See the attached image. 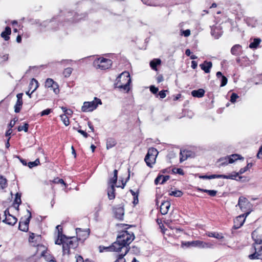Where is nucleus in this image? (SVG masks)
Segmentation results:
<instances>
[{
	"label": "nucleus",
	"mask_w": 262,
	"mask_h": 262,
	"mask_svg": "<svg viewBox=\"0 0 262 262\" xmlns=\"http://www.w3.org/2000/svg\"><path fill=\"white\" fill-rule=\"evenodd\" d=\"M41 256L44 257L45 259L47 261H52L54 262L55 261V258L49 253H48L47 251H43L41 253Z\"/></svg>",
	"instance_id": "21"
},
{
	"label": "nucleus",
	"mask_w": 262,
	"mask_h": 262,
	"mask_svg": "<svg viewBox=\"0 0 262 262\" xmlns=\"http://www.w3.org/2000/svg\"><path fill=\"white\" fill-rule=\"evenodd\" d=\"M162 179V175H159L156 178V179L155 180V184L156 185H157L159 183V182Z\"/></svg>",
	"instance_id": "58"
},
{
	"label": "nucleus",
	"mask_w": 262,
	"mask_h": 262,
	"mask_svg": "<svg viewBox=\"0 0 262 262\" xmlns=\"http://www.w3.org/2000/svg\"><path fill=\"white\" fill-rule=\"evenodd\" d=\"M23 93H19L17 94L16 97H17V101L16 102V104L14 106V112L16 113H18L20 112L21 106L23 105Z\"/></svg>",
	"instance_id": "13"
},
{
	"label": "nucleus",
	"mask_w": 262,
	"mask_h": 262,
	"mask_svg": "<svg viewBox=\"0 0 262 262\" xmlns=\"http://www.w3.org/2000/svg\"><path fill=\"white\" fill-rule=\"evenodd\" d=\"M115 186H113V185H111V186L109 187L107 189V195L108 198L110 200H113L115 199Z\"/></svg>",
	"instance_id": "20"
},
{
	"label": "nucleus",
	"mask_w": 262,
	"mask_h": 262,
	"mask_svg": "<svg viewBox=\"0 0 262 262\" xmlns=\"http://www.w3.org/2000/svg\"><path fill=\"white\" fill-rule=\"evenodd\" d=\"M29 124L28 123H25L24 125L19 126L17 128V130L18 132H21L22 130L25 131V132H27L28 130Z\"/></svg>",
	"instance_id": "41"
},
{
	"label": "nucleus",
	"mask_w": 262,
	"mask_h": 262,
	"mask_svg": "<svg viewBox=\"0 0 262 262\" xmlns=\"http://www.w3.org/2000/svg\"><path fill=\"white\" fill-rule=\"evenodd\" d=\"M77 237L70 236L67 237L64 234H60L59 232L58 238L55 241V244L62 245L63 254L69 255L70 253V249H75L78 246V241L80 240V236H82L84 239H85L88 236L87 232L85 231H82L80 228L76 229Z\"/></svg>",
	"instance_id": "1"
},
{
	"label": "nucleus",
	"mask_w": 262,
	"mask_h": 262,
	"mask_svg": "<svg viewBox=\"0 0 262 262\" xmlns=\"http://www.w3.org/2000/svg\"><path fill=\"white\" fill-rule=\"evenodd\" d=\"M221 86H225L227 83V78L225 76H222V78H221Z\"/></svg>",
	"instance_id": "51"
},
{
	"label": "nucleus",
	"mask_w": 262,
	"mask_h": 262,
	"mask_svg": "<svg viewBox=\"0 0 262 262\" xmlns=\"http://www.w3.org/2000/svg\"><path fill=\"white\" fill-rule=\"evenodd\" d=\"M50 182L55 184H61L64 185L66 187L67 186L66 183L64 182L63 180L62 179H60L59 178H56L53 180L50 181Z\"/></svg>",
	"instance_id": "34"
},
{
	"label": "nucleus",
	"mask_w": 262,
	"mask_h": 262,
	"mask_svg": "<svg viewBox=\"0 0 262 262\" xmlns=\"http://www.w3.org/2000/svg\"><path fill=\"white\" fill-rule=\"evenodd\" d=\"M229 162L230 163H233L237 159H243V157H240V155L237 154H233L230 156H228Z\"/></svg>",
	"instance_id": "29"
},
{
	"label": "nucleus",
	"mask_w": 262,
	"mask_h": 262,
	"mask_svg": "<svg viewBox=\"0 0 262 262\" xmlns=\"http://www.w3.org/2000/svg\"><path fill=\"white\" fill-rule=\"evenodd\" d=\"M238 98V96L236 93H232L230 97V101L232 103H234L236 101L237 98Z\"/></svg>",
	"instance_id": "46"
},
{
	"label": "nucleus",
	"mask_w": 262,
	"mask_h": 262,
	"mask_svg": "<svg viewBox=\"0 0 262 262\" xmlns=\"http://www.w3.org/2000/svg\"><path fill=\"white\" fill-rule=\"evenodd\" d=\"M181 247L182 248L198 247L200 248H207L210 247V244L201 241H192L188 242H182Z\"/></svg>",
	"instance_id": "6"
},
{
	"label": "nucleus",
	"mask_w": 262,
	"mask_h": 262,
	"mask_svg": "<svg viewBox=\"0 0 262 262\" xmlns=\"http://www.w3.org/2000/svg\"><path fill=\"white\" fill-rule=\"evenodd\" d=\"M126 254L122 253L118 255L117 259L114 262H126L125 259L123 258L124 256Z\"/></svg>",
	"instance_id": "42"
},
{
	"label": "nucleus",
	"mask_w": 262,
	"mask_h": 262,
	"mask_svg": "<svg viewBox=\"0 0 262 262\" xmlns=\"http://www.w3.org/2000/svg\"><path fill=\"white\" fill-rule=\"evenodd\" d=\"M231 53L234 56H239L243 53L242 47L240 45H234L231 49Z\"/></svg>",
	"instance_id": "15"
},
{
	"label": "nucleus",
	"mask_w": 262,
	"mask_h": 262,
	"mask_svg": "<svg viewBox=\"0 0 262 262\" xmlns=\"http://www.w3.org/2000/svg\"><path fill=\"white\" fill-rule=\"evenodd\" d=\"M17 219L13 215H8L3 221V222L10 225H14L17 222Z\"/></svg>",
	"instance_id": "18"
},
{
	"label": "nucleus",
	"mask_w": 262,
	"mask_h": 262,
	"mask_svg": "<svg viewBox=\"0 0 262 262\" xmlns=\"http://www.w3.org/2000/svg\"><path fill=\"white\" fill-rule=\"evenodd\" d=\"M257 157L258 159H262V147H260L259 151L257 154Z\"/></svg>",
	"instance_id": "59"
},
{
	"label": "nucleus",
	"mask_w": 262,
	"mask_h": 262,
	"mask_svg": "<svg viewBox=\"0 0 262 262\" xmlns=\"http://www.w3.org/2000/svg\"><path fill=\"white\" fill-rule=\"evenodd\" d=\"M20 162L25 166H26L28 165V163L27 161L25 159H23L22 158H19V157H18Z\"/></svg>",
	"instance_id": "61"
},
{
	"label": "nucleus",
	"mask_w": 262,
	"mask_h": 262,
	"mask_svg": "<svg viewBox=\"0 0 262 262\" xmlns=\"http://www.w3.org/2000/svg\"><path fill=\"white\" fill-rule=\"evenodd\" d=\"M27 212L29 214V216L24 221H23V219H21L19 223V229L24 232L28 231L29 229V224L32 217L31 211L29 210H27Z\"/></svg>",
	"instance_id": "10"
},
{
	"label": "nucleus",
	"mask_w": 262,
	"mask_h": 262,
	"mask_svg": "<svg viewBox=\"0 0 262 262\" xmlns=\"http://www.w3.org/2000/svg\"><path fill=\"white\" fill-rule=\"evenodd\" d=\"M237 205L239 207L241 210L245 212L243 214L247 217L251 212V204L250 202L245 197L241 196L238 199Z\"/></svg>",
	"instance_id": "8"
},
{
	"label": "nucleus",
	"mask_w": 262,
	"mask_h": 262,
	"mask_svg": "<svg viewBox=\"0 0 262 262\" xmlns=\"http://www.w3.org/2000/svg\"><path fill=\"white\" fill-rule=\"evenodd\" d=\"M170 207V203L169 201H164L162 202L160 206V212L161 214L163 215L167 214Z\"/></svg>",
	"instance_id": "16"
},
{
	"label": "nucleus",
	"mask_w": 262,
	"mask_h": 262,
	"mask_svg": "<svg viewBox=\"0 0 262 262\" xmlns=\"http://www.w3.org/2000/svg\"><path fill=\"white\" fill-rule=\"evenodd\" d=\"M40 164V161L39 159H36L33 162H29L28 163V166L29 168H32L34 167L37 166Z\"/></svg>",
	"instance_id": "33"
},
{
	"label": "nucleus",
	"mask_w": 262,
	"mask_h": 262,
	"mask_svg": "<svg viewBox=\"0 0 262 262\" xmlns=\"http://www.w3.org/2000/svg\"><path fill=\"white\" fill-rule=\"evenodd\" d=\"M131 78L129 73L124 71L121 73L116 78L114 83L115 88H117L120 91L128 93L130 90Z\"/></svg>",
	"instance_id": "3"
},
{
	"label": "nucleus",
	"mask_w": 262,
	"mask_h": 262,
	"mask_svg": "<svg viewBox=\"0 0 262 262\" xmlns=\"http://www.w3.org/2000/svg\"><path fill=\"white\" fill-rule=\"evenodd\" d=\"M77 131L78 133H79L81 135H82L84 138H88V134L85 131L81 130V129H78Z\"/></svg>",
	"instance_id": "57"
},
{
	"label": "nucleus",
	"mask_w": 262,
	"mask_h": 262,
	"mask_svg": "<svg viewBox=\"0 0 262 262\" xmlns=\"http://www.w3.org/2000/svg\"><path fill=\"white\" fill-rule=\"evenodd\" d=\"M116 144V141L113 138H108L106 140V148L107 149L115 146Z\"/></svg>",
	"instance_id": "25"
},
{
	"label": "nucleus",
	"mask_w": 262,
	"mask_h": 262,
	"mask_svg": "<svg viewBox=\"0 0 262 262\" xmlns=\"http://www.w3.org/2000/svg\"><path fill=\"white\" fill-rule=\"evenodd\" d=\"M150 91L152 94H156L158 92V88L154 85H151L150 86Z\"/></svg>",
	"instance_id": "50"
},
{
	"label": "nucleus",
	"mask_w": 262,
	"mask_h": 262,
	"mask_svg": "<svg viewBox=\"0 0 262 262\" xmlns=\"http://www.w3.org/2000/svg\"><path fill=\"white\" fill-rule=\"evenodd\" d=\"M101 104V100L97 97H95L92 101L84 102L81 107V111L83 112H92L97 107L98 104Z\"/></svg>",
	"instance_id": "7"
},
{
	"label": "nucleus",
	"mask_w": 262,
	"mask_h": 262,
	"mask_svg": "<svg viewBox=\"0 0 262 262\" xmlns=\"http://www.w3.org/2000/svg\"><path fill=\"white\" fill-rule=\"evenodd\" d=\"M11 30L9 27H6L4 31L1 33V36L4 38L5 40L9 39V35L11 34Z\"/></svg>",
	"instance_id": "23"
},
{
	"label": "nucleus",
	"mask_w": 262,
	"mask_h": 262,
	"mask_svg": "<svg viewBox=\"0 0 262 262\" xmlns=\"http://www.w3.org/2000/svg\"><path fill=\"white\" fill-rule=\"evenodd\" d=\"M240 174L239 172H233L229 175L222 174V178L226 179L236 180V178Z\"/></svg>",
	"instance_id": "26"
},
{
	"label": "nucleus",
	"mask_w": 262,
	"mask_h": 262,
	"mask_svg": "<svg viewBox=\"0 0 262 262\" xmlns=\"http://www.w3.org/2000/svg\"><path fill=\"white\" fill-rule=\"evenodd\" d=\"M138 195H136L135 196H134V201L133 203L134 204H137L138 203Z\"/></svg>",
	"instance_id": "64"
},
{
	"label": "nucleus",
	"mask_w": 262,
	"mask_h": 262,
	"mask_svg": "<svg viewBox=\"0 0 262 262\" xmlns=\"http://www.w3.org/2000/svg\"><path fill=\"white\" fill-rule=\"evenodd\" d=\"M172 172L173 173H178L181 175H183L184 174L183 169L181 168H174L172 169Z\"/></svg>",
	"instance_id": "45"
},
{
	"label": "nucleus",
	"mask_w": 262,
	"mask_h": 262,
	"mask_svg": "<svg viewBox=\"0 0 262 262\" xmlns=\"http://www.w3.org/2000/svg\"><path fill=\"white\" fill-rule=\"evenodd\" d=\"M169 195H172L175 197H180L183 195V192L180 190H175L170 192Z\"/></svg>",
	"instance_id": "38"
},
{
	"label": "nucleus",
	"mask_w": 262,
	"mask_h": 262,
	"mask_svg": "<svg viewBox=\"0 0 262 262\" xmlns=\"http://www.w3.org/2000/svg\"><path fill=\"white\" fill-rule=\"evenodd\" d=\"M252 166V164L251 163H248L247 165V166L243 168H241L239 171V173L240 174L244 173L246 171H247L249 168H250Z\"/></svg>",
	"instance_id": "39"
},
{
	"label": "nucleus",
	"mask_w": 262,
	"mask_h": 262,
	"mask_svg": "<svg viewBox=\"0 0 262 262\" xmlns=\"http://www.w3.org/2000/svg\"><path fill=\"white\" fill-rule=\"evenodd\" d=\"M51 112V110L50 108H47L46 110H45L42 111L40 113V115L41 116H45V115H48Z\"/></svg>",
	"instance_id": "49"
},
{
	"label": "nucleus",
	"mask_w": 262,
	"mask_h": 262,
	"mask_svg": "<svg viewBox=\"0 0 262 262\" xmlns=\"http://www.w3.org/2000/svg\"><path fill=\"white\" fill-rule=\"evenodd\" d=\"M112 61L110 59L100 57L96 59L93 62V66L97 69L104 70L112 66Z\"/></svg>",
	"instance_id": "4"
},
{
	"label": "nucleus",
	"mask_w": 262,
	"mask_h": 262,
	"mask_svg": "<svg viewBox=\"0 0 262 262\" xmlns=\"http://www.w3.org/2000/svg\"><path fill=\"white\" fill-rule=\"evenodd\" d=\"M12 130L11 128H9L8 130L6 131L5 136L6 137H9L10 136V135L12 134Z\"/></svg>",
	"instance_id": "63"
},
{
	"label": "nucleus",
	"mask_w": 262,
	"mask_h": 262,
	"mask_svg": "<svg viewBox=\"0 0 262 262\" xmlns=\"http://www.w3.org/2000/svg\"><path fill=\"white\" fill-rule=\"evenodd\" d=\"M215 178H222V174H212L208 176V179H212Z\"/></svg>",
	"instance_id": "54"
},
{
	"label": "nucleus",
	"mask_w": 262,
	"mask_h": 262,
	"mask_svg": "<svg viewBox=\"0 0 262 262\" xmlns=\"http://www.w3.org/2000/svg\"><path fill=\"white\" fill-rule=\"evenodd\" d=\"M246 217L245 215L243 214L237 216L234 220L233 228L237 229L241 227L245 222Z\"/></svg>",
	"instance_id": "11"
},
{
	"label": "nucleus",
	"mask_w": 262,
	"mask_h": 262,
	"mask_svg": "<svg viewBox=\"0 0 262 262\" xmlns=\"http://www.w3.org/2000/svg\"><path fill=\"white\" fill-rule=\"evenodd\" d=\"M247 24L252 27H254L256 24V20L254 18L248 17L245 19Z\"/></svg>",
	"instance_id": "30"
},
{
	"label": "nucleus",
	"mask_w": 262,
	"mask_h": 262,
	"mask_svg": "<svg viewBox=\"0 0 262 262\" xmlns=\"http://www.w3.org/2000/svg\"><path fill=\"white\" fill-rule=\"evenodd\" d=\"M209 237H212L216 238L217 239H222L223 238V236L221 234L215 233V232H209L208 234Z\"/></svg>",
	"instance_id": "36"
},
{
	"label": "nucleus",
	"mask_w": 262,
	"mask_h": 262,
	"mask_svg": "<svg viewBox=\"0 0 262 262\" xmlns=\"http://www.w3.org/2000/svg\"><path fill=\"white\" fill-rule=\"evenodd\" d=\"M102 205L100 203L95 208V215L96 216H98V212L102 209Z\"/></svg>",
	"instance_id": "48"
},
{
	"label": "nucleus",
	"mask_w": 262,
	"mask_h": 262,
	"mask_svg": "<svg viewBox=\"0 0 262 262\" xmlns=\"http://www.w3.org/2000/svg\"><path fill=\"white\" fill-rule=\"evenodd\" d=\"M212 63L211 61H205L202 64L200 65L201 69L206 73H208L212 68Z\"/></svg>",
	"instance_id": "17"
},
{
	"label": "nucleus",
	"mask_w": 262,
	"mask_h": 262,
	"mask_svg": "<svg viewBox=\"0 0 262 262\" xmlns=\"http://www.w3.org/2000/svg\"><path fill=\"white\" fill-rule=\"evenodd\" d=\"M170 179L169 176H163L162 175V182L160 184H163Z\"/></svg>",
	"instance_id": "53"
},
{
	"label": "nucleus",
	"mask_w": 262,
	"mask_h": 262,
	"mask_svg": "<svg viewBox=\"0 0 262 262\" xmlns=\"http://www.w3.org/2000/svg\"><path fill=\"white\" fill-rule=\"evenodd\" d=\"M223 31L220 26H215L211 28V34L215 39H218L222 35Z\"/></svg>",
	"instance_id": "14"
},
{
	"label": "nucleus",
	"mask_w": 262,
	"mask_h": 262,
	"mask_svg": "<svg viewBox=\"0 0 262 262\" xmlns=\"http://www.w3.org/2000/svg\"><path fill=\"white\" fill-rule=\"evenodd\" d=\"M54 81L51 78H48L45 82V86L47 88H50L54 84Z\"/></svg>",
	"instance_id": "44"
},
{
	"label": "nucleus",
	"mask_w": 262,
	"mask_h": 262,
	"mask_svg": "<svg viewBox=\"0 0 262 262\" xmlns=\"http://www.w3.org/2000/svg\"><path fill=\"white\" fill-rule=\"evenodd\" d=\"M255 252L248 256L250 259H262V240H255Z\"/></svg>",
	"instance_id": "9"
},
{
	"label": "nucleus",
	"mask_w": 262,
	"mask_h": 262,
	"mask_svg": "<svg viewBox=\"0 0 262 262\" xmlns=\"http://www.w3.org/2000/svg\"><path fill=\"white\" fill-rule=\"evenodd\" d=\"M207 193L211 196H214L217 193V191L214 190H208Z\"/></svg>",
	"instance_id": "55"
},
{
	"label": "nucleus",
	"mask_w": 262,
	"mask_h": 262,
	"mask_svg": "<svg viewBox=\"0 0 262 262\" xmlns=\"http://www.w3.org/2000/svg\"><path fill=\"white\" fill-rule=\"evenodd\" d=\"M56 229L58 230V236L57 238H58V235H59V232L60 233V234H62V228L61 227L60 225H57L56 226Z\"/></svg>",
	"instance_id": "60"
},
{
	"label": "nucleus",
	"mask_w": 262,
	"mask_h": 262,
	"mask_svg": "<svg viewBox=\"0 0 262 262\" xmlns=\"http://www.w3.org/2000/svg\"><path fill=\"white\" fill-rule=\"evenodd\" d=\"M61 120L66 126H68L70 124L69 118L66 114H62L60 116Z\"/></svg>",
	"instance_id": "32"
},
{
	"label": "nucleus",
	"mask_w": 262,
	"mask_h": 262,
	"mask_svg": "<svg viewBox=\"0 0 262 262\" xmlns=\"http://www.w3.org/2000/svg\"><path fill=\"white\" fill-rule=\"evenodd\" d=\"M134 238L135 236L133 233H129L127 231H122L117 236L116 241L113 243L112 246L105 249H108L111 251H122V253L127 254L129 250L128 245Z\"/></svg>",
	"instance_id": "2"
},
{
	"label": "nucleus",
	"mask_w": 262,
	"mask_h": 262,
	"mask_svg": "<svg viewBox=\"0 0 262 262\" xmlns=\"http://www.w3.org/2000/svg\"><path fill=\"white\" fill-rule=\"evenodd\" d=\"M72 71L73 69L72 68H67L64 70L63 74L65 77L67 78L70 77Z\"/></svg>",
	"instance_id": "35"
},
{
	"label": "nucleus",
	"mask_w": 262,
	"mask_h": 262,
	"mask_svg": "<svg viewBox=\"0 0 262 262\" xmlns=\"http://www.w3.org/2000/svg\"><path fill=\"white\" fill-rule=\"evenodd\" d=\"M50 88H51L53 90V92L56 94H58L59 92L58 84L55 81L54 82V84H52Z\"/></svg>",
	"instance_id": "40"
},
{
	"label": "nucleus",
	"mask_w": 262,
	"mask_h": 262,
	"mask_svg": "<svg viewBox=\"0 0 262 262\" xmlns=\"http://www.w3.org/2000/svg\"><path fill=\"white\" fill-rule=\"evenodd\" d=\"M0 186L3 189L7 186V180L3 176H0Z\"/></svg>",
	"instance_id": "31"
},
{
	"label": "nucleus",
	"mask_w": 262,
	"mask_h": 262,
	"mask_svg": "<svg viewBox=\"0 0 262 262\" xmlns=\"http://www.w3.org/2000/svg\"><path fill=\"white\" fill-rule=\"evenodd\" d=\"M261 40L260 38H254L253 41L249 45V48L251 49H256L261 42Z\"/></svg>",
	"instance_id": "28"
},
{
	"label": "nucleus",
	"mask_w": 262,
	"mask_h": 262,
	"mask_svg": "<svg viewBox=\"0 0 262 262\" xmlns=\"http://www.w3.org/2000/svg\"><path fill=\"white\" fill-rule=\"evenodd\" d=\"M197 66H198V64L196 61H193V60L191 61V68L193 69H196Z\"/></svg>",
	"instance_id": "62"
},
{
	"label": "nucleus",
	"mask_w": 262,
	"mask_h": 262,
	"mask_svg": "<svg viewBox=\"0 0 262 262\" xmlns=\"http://www.w3.org/2000/svg\"><path fill=\"white\" fill-rule=\"evenodd\" d=\"M186 152L187 151H186L185 150L181 151L180 158V162H182L187 159L188 156L186 154Z\"/></svg>",
	"instance_id": "37"
},
{
	"label": "nucleus",
	"mask_w": 262,
	"mask_h": 262,
	"mask_svg": "<svg viewBox=\"0 0 262 262\" xmlns=\"http://www.w3.org/2000/svg\"><path fill=\"white\" fill-rule=\"evenodd\" d=\"M217 162L220 163V164H219V167L228 165L229 163H230L229 162L228 156L220 158L218 160Z\"/></svg>",
	"instance_id": "24"
},
{
	"label": "nucleus",
	"mask_w": 262,
	"mask_h": 262,
	"mask_svg": "<svg viewBox=\"0 0 262 262\" xmlns=\"http://www.w3.org/2000/svg\"><path fill=\"white\" fill-rule=\"evenodd\" d=\"M115 216L116 219L122 220L123 219L124 214V208L121 206H117L113 209Z\"/></svg>",
	"instance_id": "12"
},
{
	"label": "nucleus",
	"mask_w": 262,
	"mask_h": 262,
	"mask_svg": "<svg viewBox=\"0 0 262 262\" xmlns=\"http://www.w3.org/2000/svg\"><path fill=\"white\" fill-rule=\"evenodd\" d=\"M182 35H183L185 37H188L190 35V31L189 29H187L185 31H183Z\"/></svg>",
	"instance_id": "56"
},
{
	"label": "nucleus",
	"mask_w": 262,
	"mask_h": 262,
	"mask_svg": "<svg viewBox=\"0 0 262 262\" xmlns=\"http://www.w3.org/2000/svg\"><path fill=\"white\" fill-rule=\"evenodd\" d=\"M117 181V177L113 176V177L110 180L109 183L111 184V185H113V186H114L115 184L116 183Z\"/></svg>",
	"instance_id": "52"
},
{
	"label": "nucleus",
	"mask_w": 262,
	"mask_h": 262,
	"mask_svg": "<svg viewBox=\"0 0 262 262\" xmlns=\"http://www.w3.org/2000/svg\"><path fill=\"white\" fill-rule=\"evenodd\" d=\"M166 92H167V90H162L159 92L157 96H159L161 98L163 99L166 96Z\"/></svg>",
	"instance_id": "47"
},
{
	"label": "nucleus",
	"mask_w": 262,
	"mask_h": 262,
	"mask_svg": "<svg viewBox=\"0 0 262 262\" xmlns=\"http://www.w3.org/2000/svg\"><path fill=\"white\" fill-rule=\"evenodd\" d=\"M158 154V151L155 148L151 147L148 149L144 159V161L148 167H152V165L156 162Z\"/></svg>",
	"instance_id": "5"
},
{
	"label": "nucleus",
	"mask_w": 262,
	"mask_h": 262,
	"mask_svg": "<svg viewBox=\"0 0 262 262\" xmlns=\"http://www.w3.org/2000/svg\"><path fill=\"white\" fill-rule=\"evenodd\" d=\"M21 203V194L19 193H17L15 194V198L13 203H15L16 204H20Z\"/></svg>",
	"instance_id": "43"
},
{
	"label": "nucleus",
	"mask_w": 262,
	"mask_h": 262,
	"mask_svg": "<svg viewBox=\"0 0 262 262\" xmlns=\"http://www.w3.org/2000/svg\"><path fill=\"white\" fill-rule=\"evenodd\" d=\"M191 94L194 97L202 98L204 96L205 91L203 89H199L197 90H193Z\"/></svg>",
	"instance_id": "19"
},
{
	"label": "nucleus",
	"mask_w": 262,
	"mask_h": 262,
	"mask_svg": "<svg viewBox=\"0 0 262 262\" xmlns=\"http://www.w3.org/2000/svg\"><path fill=\"white\" fill-rule=\"evenodd\" d=\"M38 87V81L33 78L30 82L29 84V88L30 90H32L31 91V93H33Z\"/></svg>",
	"instance_id": "22"
},
{
	"label": "nucleus",
	"mask_w": 262,
	"mask_h": 262,
	"mask_svg": "<svg viewBox=\"0 0 262 262\" xmlns=\"http://www.w3.org/2000/svg\"><path fill=\"white\" fill-rule=\"evenodd\" d=\"M161 61L160 59H154L150 62V66L152 69L157 70L158 65L161 64Z\"/></svg>",
	"instance_id": "27"
}]
</instances>
